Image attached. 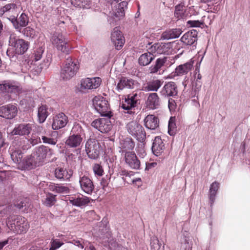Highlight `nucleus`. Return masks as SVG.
I'll return each mask as SVG.
<instances>
[{"label": "nucleus", "instance_id": "nucleus-28", "mask_svg": "<svg viewBox=\"0 0 250 250\" xmlns=\"http://www.w3.org/2000/svg\"><path fill=\"white\" fill-rule=\"evenodd\" d=\"M163 81L160 80H153L145 83L142 86V90L146 92H156L161 87Z\"/></svg>", "mask_w": 250, "mask_h": 250}, {"label": "nucleus", "instance_id": "nucleus-18", "mask_svg": "<svg viewBox=\"0 0 250 250\" xmlns=\"http://www.w3.org/2000/svg\"><path fill=\"white\" fill-rule=\"evenodd\" d=\"M79 184L81 189L87 194H91L94 185L91 178L87 175H83L80 176Z\"/></svg>", "mask_w": 250, "mask_h": 250}, {"label": "nucleus", "instance_id": "nucleus-24", "mask_svg": "<svg viewBox=\"0 0 250 250\" xmlns=\"http://www.w3.org/2000/svg\"><path fill=\"white\" fill-rule=\"evenodd\" d=\"M161 104L160 99L156 92L148 94L146 101V107L150 109H156L158 108Z\"/></svg>", "mask_w": 250, "mask_h": 250}, {"label": "nucleus", "instance_id": "nucleus-26", "mask_svg": "<svg viewBox=\"0 0 250 250\" xmlns=\"http://www.w3.org/2000/svg\"><path fill=\"white\" fill-rule=\"evenodd\" d=\"M40 166L37 161L34 157L32 156V153L26 157H25L21 163V169H30L34 168Z\"/></svg>", "mask_w": 250, "mask_h": 250}, {"label": "nucleus", "instance_id": "nucleus-64", "mask_svg": "<svg viewBox=\"0 0 250 250\" xmlns=\"http://www.w3.org/2000/svg\"><path fill=\"white\" fill-rule=\"evenodd\" d=\"M49 189L51 191L57 192V184L51 183L49 186Z\"/></svg>", "mask_w": 250, "mask_h": 250}, {"label": "nucleus", "instance_id": "nucleus-34", "mask_svg": "<svg viewBox=\"0 0 250 250\" xmlns=\"http://www.w3.org/2000/svg\"><path fill=\"white\" fill-rule=\"evenodd\" d=\"M83 138L79 135H70L65 141V145L69 147H79L82 142Z\"/></svg>", "mask_w": 250, "mask_h": 250}, {"label": "nucleus", "instance_id": "nucleus-48", "mask_svg": "<svg viewBox=\"0 0 250 250\" xmlns=\"http://www.w3.org/2000/svg\"><path fill=\"white\" fill-rule=\"evenodd\" d=\"M168 132L171 136L173 135L176 131V124L175 123L174 118L171 117L169 119L168 125Z\"/></svg>", "mask_w": 250, "mask_h": 250}, {"label": "nucleus", "instance_id": "nucleus-61", "mask_svg": "<svg viewBox=\"0 0 250 250\" xmlns=\"http://www.w3.org/2000/svg\"><path fill=\"white\" fill-rule=\"evenodd\" d=\"M201 21H202V25H204V24H208L210 25L211 24V22L210 21V20H209L208 17H206V16H204L202 17V20Z\"/></svg>", "mask_w": 250, "mask_h": 250}, {"label": "nucleus", "instance_id": "nucleus-42", "mask_svg": "<svg viewBox=\"0 0 250 250\" xmlns=\"http://www.w3.org/2000/svg\"><path fill=\"white\" fill-rule=\"evenodd\" d=\"M219 188V183L217 182H213L210 187L209 191V198L212 205L215 199L217 192Z\"/></svg>", "mask_w": 250, "mask_h": 250}, {"label": "nucleus", "instance_id": "nucleus-38", "mask_svg": "<svg viewBox=\"0 0 250 250\" xmlns=\"http://www.w3.org/2000/svg\"><path fill=\"white\" fill-rule=\"evenodd\" d=\"M167 58L165 57L162 58H158L157 59L154 65L151 66L149 70L150 73H157L160 74L161 71L162 70V67L164 65L166 62Z\"/></svg>", "mask_w": 250, "mask_h": 250}, {"label": "nucleus", "instance_id": "nucleus-30", "mask_svg": "<svg viewBox=\"0 0 250 250\" xmlns=\"http://www.w3.org/2000/svg\"><path fill=\"white\" fill-rule=\"evenodd\" d=\"M32 126L30 124H21L16 126L12 133L13 135H28L32 129Z\"/></svg>", "mask_w": 250, "mask_h": 250}, {"label": "nucleus", "instance_id": "nucleus-36", "mask_svg": "<svg viewBox=\"0 0 250 250\" xmlns=\"http://www.w3.org/2000/svg\"><path fill=\"white\" fill-rule=\"evenodd\" d=\"M10 149L11 159L17 165L18 168H20L21 163H22L23 160L22 159L23 152L19 148H10Z\"/></svg>", "mask_w": 250, "mask_h": 250}, {"label": "nucleus", "instance_id": "nucleus-15", "mask_svg": "<svg viewBox=\"0 0 250 250\" xmlns=\"http://www.w3.org/2000/svg\"><path fill=\"white\" fill-rule=\"evenodd\" d=\"M152 54L155 55L159 54H169L172 50L171 44L170 42L162 43L158 42L154 43L149 48Z\"/></svg>", "mask_w": 250, "mask_h": 250}, {"label": "nucleus", "instance_id": "nucleus-6", "mask_svg": "<svg viewBox=\"0 0 250 250\" xmlns=\"http://www.w3.org/2000/svg\"><path fill=\"white\" fill-rule=\"evenodd\" d=\"M93 104L97 111L104 117H111L112 113L109 107L108 101L101 96L94 97Z\"/></svg>", "mask_w": 250, "mask_h": 250}, {"label": "nucleus", "instance_id": "nucleus-14", "mask_svg": "<svg viewBox=\"0 0 250 250\" xmlns=\"http://www.w3.org/2000/svg\"><path fill=\"white\" fill-rule=\"evenodd\" d=\"M160 95L165 98H175L178 94V87L173 82L166 83L160 92Z\"/></svg>", "mask_w": 250, "mask_h": 250}, {"label": "nucleus", "instance_id": "nucleus-10", "mask_svg": "<svg viewBox=\"0 0 250 250\" xmlns=\"http://www.w3.org/2000/svg\"><path fill=\"white\" fill-rule=\"evenodd\" d=\"M101 150V146L98 141L93 138H90L85 144V151L88 157L92 159H97Z\"/></svg>", "mask_w": 250, "mask_h": 250}, {"label": "nucleus", "instance_id": "nucleus-2", "mask_svg": "<svg viewBox=\"0 0 250 250\" xmlns=\"http://www.w3.org/2000/svg\"><path fill=\"white\" fill-rule=\"evenodd\" d=\"M200 63L201 62L197 64L193 77L191 79L192 86L190 92V97L192 99V102L196 107H198L200 105L198 99L202 85V75L200 73L199 68Z\"/></svg>", "mask_w": 250, "mask_h": 250}, {"label": "nucleus", "instance_id": "nucleus-50", "mask_svg": "<svg viewBox=\"0 0 250 250\" xmlns=\"http://www.w3.org/2000/svg\"><path fill=\"white\" fill-rule=\"evenodd\" d=\"M93 170L96 176H102L104 174L103 167L98 164H95L93 166Z\"/></svg>", "mask_w": 250, "mask_h": 250}, {"label": "nucleus", "instance_id": "nucleus-5", "mask_svg": "<svg viewBox=\"0 0 250 250\" xmlns=\"http://www.w3.org/2000/svg\"><path fill=\"white\" fill-rule=\"evenodd\" d=\"M50 41L57 50L66 54L69 53L68 40L62 33L59 31L54 32L51 37Z\"/></svg>", "mask_w": 250, "mask_h": 250}, {"label": "nucleus", "instance_id": "nucleus-60", "mask_svg": "<svg viewBox=\"0 0 250 250\" xmlns=\"http://www.w3.org/2000/svg\"><path fill=\"white\" fill-rule=\"evenodd\" d=\"M176 106L175 101L172 98H169L168 100V108L170 110L174 109Z\"/></svg>", "mask_w": 250, "mask_h": 250}, {"label": "nucleus", "instance_id": "nucleus-52", "mask_svg": "<svg viewBox=\"0 0 250 250\" xmlns=\"http://www.w3.org/2000/svg\"><path fill=\"white\" fill-rule=\"evenodd\" d=\"M187 24L190 27H199L202 26V21L201 20L188 21Z\"/></svg>", "mask_w": 250, "mask_h": 250}, {"label": "nucleus", "instance_id": "nucleus-29", "mask_svg": "<svg viewBox=\"0 0 250 250\" xmlns=\"http://www.w3.org/2000/svg\"><path fill=\"white\" fill-rule=\"evenodd\" d=\"M135 146L134 142L130 138H126L120 143L119 152L124 155L126 152H132Z\"/></svg>", "mask_w": 250, "mask_h": 250}, {"label": "nucleus", "instance_id": "nucleus-27", "mask_svg": "<svg viewBox=\"0 0 250 250\" xmlns=\"http://www.w3.org/2000/svg\"><path fill=\"white\" fill-rule=\"evenodd\" d=\"M197 32L195 30H192L186 33L181 38V41L187 45H193L197 40Z\"/></svg>", "mask_w": 250, "mask_h": 250}, {"label": "nucleus", "instance_id": "nucleus-4", "mask_svg": "<svg viewBox=\"0 0 250 250\" xmlns=\"http://www.w3.org/2000/svg\"><path fill=\"white\" fill-rule=\"evenodd\" d=\"M9 45L14 48L15 54L18 55L23 54L28 49V42L12 32H9Z\"/></svg>", "mask_w": 250, "mask_h": 250}, {"label": "nucleus", "instance_id": "nucleus-39", "mask_svg": "<svg viewBox=\"0 0 250 250\" xmlns=\"http://www.w3.org/2000/svg\"><path fill=\"white\" fill-rule=\"evenodd\" d=\"M71 4L75 7L89 9L92 6V0H70Z\"/></svg>", "mask_w": 250, "mask_h": 250}, {"label": "nucleus", "instance_id": "nucleus-17", "mask_svg": "<svg viewBox=\"0 0 250 250\" xmlns=\"http://www.w3.org/2000/svg\"><path fill=\"white\" fill-rule=\"evenodd\" d=\"M125 164L133 169H139L140 167V161L134 152H126L122 156Z\"/></svg>", "mask_w": 250, "mask_h": 250}, {"label": "nucleus", "instance_id": "nucleus-49", "mask_svg": "<svg viewBox=\"0 0 250 250\" xmlns=\"http://www.w3.org/2000/svg\"><path fill=\"white\" fill-rule=\"evenodd\" d=\"M22 33L24 36L32 38H33L36 34L35 30L30 26L24 28L22 31Z\"/></svg>", "mask_w": 250, "mask_h": 250}, {"label": "nucleus", "instance_id": "nucleus-51", "mask_svg": "<svg viewBox=\"0 0 250 250\" xmlns=\"http://www.w3.org/2000/svg\"><path fill=\"white\" fill-rule=\"evenodd\" d=\"M44 52V48L42 47H40L37 48L34 53V60L35 61L40 60Z\"/></svg>", "mask_w": 250, "mask_h": 250}, {"label": "nucleus", "instance_id": "nucleus-7", "mask_svg": "<svg viewBox=\"0 0 250 250\" xmlns=\"http://www.w3.org/2000/svg\"><path fill=\"white\" fill-rule=\"evenodd\" d=\"M126 129L129 134L138 141L143 142L146 138V133L144 127L136 121H131L126 125Z\"/></svg>", "mask_w": 250, "mask_h": 250}, {"label": "nucleus", "instance_id": "nucleus-40", "mask_svg": "<svg viewBox=\"0 0 250 250\" xmlns=\"http://www.w3.org/2000/svg\"><path fill=\"white\" fill-rule=\"evenodd\" d=\"M154 58V55L149 51V52L143 54L140 56L139 58V63L141 65L146 66L149 64Z\"/></svg>", "mask_w": 250, "mask_h": 250}, {"label": "nucleus", "instance_id": "nucleus-21", "mask_svg": "<svg viewBox=\"0 0 250 250\" xmlns=\"http://www.w3.org/2000/svg\"><path fill=\"white\" fill-rule=\"evenodd\" d=\"M21 90L20 84L15 81H4L0 83V91L1 92H18Z\"/></svg>", "mask_w": 250, "mask_h": 250}, {"label": "nucleus", "instance_id": "nucleus-25", "mask_svg": "<svg viewBox=\"0 0 250 250\" xmlns=\"http://www.w3.org/2000/svg\"><path fill=\"white\" fill-rule=\"evenodd\" d=\"M194 61L190 60L188 62L178 65L175 69L174 76H182L187 74L193 67Z\"/></svg>", "mask_w": 250, "mask_h": 250}, {"label": "nucleus", "instance_id": "nucleus-41", "mask_svg": "<svg viewBox=\"0 0 250 250\" xmlns=\"http://www.w3.org/2000/svg\"><path fill=\"white\" fill-rule=\"evenodd\" d=\"M48 116V112L46 105H42L38 108V121L40 123H43Z\"/></svg>", "mask_w": 250, "mask_h": 250}, {"label": "nucleus", "instance_id": "nucleus-20", "mask_svg": "<svg viewBox=\"0 0 250 250\" xmlns=\"http://www.w3.org/2000/svg\"><path fill=\"white\" fill-rule=\"evenodd\" d=\"M68 122L67 116L62 112L56 115L53 119L52 127L54 130H58L65 127Z\"/></svg>", "mask_w": 250, "mask_h": 250}, {"label": "nucleus", "instance_id": "nucleus-56", "mask_svg": "<svg viewBox=\"0 0 250 250\" xmlns=\"http://www.w3.org/2000/svg\"><path fill=\"white\" fill-rule=\"evenodd\" d=\"M57 193H66L68 192V191H69V189L67 187L63 186V185H59V184H57Z\"/></svg>", "mask_w": 250, "mask_h": 250}, {"label": "nucleus", "instance_id": "nucleus-59", "mask_svg": "<svg viewBox=\"0 0 250 250\" xmlns=\"http://www.w3.org/2000/svg\"><path fill=\"white\" fill-rule=\"evenodd\" d=\"M86 214L88 216L91 217L93 219H99V216L96 215L95 212L94 210H89L86 212Z\"/></svg>", "mask_w": 250, "mask_h": 250}, {"label": "nucleus", "instance_id": "nucleus-23", "mask_svg": "<svg viewBox=\"0 0 250 250\" xmlns=\"http://www.w3.org/2000/svg\"><path fill=\"white\" fill-rule=\"evenodd\" d=\"M111 40L117 50H120L125 43V39L118 27L113 29L111 33Z\"/></svg>", "mask_w": 250, "mask_h": 250}, {"label": "nucleus", "instance_id": "nucleus-57", "mask_svg": "<svg viewBox=\"0 0 250 250\" xmlns=\"http://www.w3.org/2000/svg\"><path fill=\"white\" fill-rule=\"evenodd\" d=\"M84 250H97L94 245L87 241L85 242Z\"/></svg>", "mask_w": 250, "mask_h": 250}, {"label": "nucleus", "instance_id": "nucleus-16", "mask_svg": "<svg viewBox=\"0 0 250 250\" xmlns=\"http://www.w3.org/2000/svg\"><path fill=\"white\" fill-rule=\"evenodd\" d=\"M8 19L12 22L14 28L19 32H21L22 28L25 27L29 22L27 16L23 13L18 18L12 16L8 18Z\"/></svg>", "mask_w": 250, "mask_h": 250}, {"label": "nucleus", "instance_id": "nucleus-43", "mask_svg": "<svg viewBox=\"0 0 250 250\" xmlns=\"http://www.w3.org/2000/svg\"><path fill=\"white\" fill-rule=\"evenodd\" d=\"M18 12L17 6L15 3H9L5 5L0 9V16H2L4 13L9 12L11 14H16Z\"/></svg>", "mask_w": 250, "mask_h": 250}, {"label": "nucleus", "instance_id": "nucleus-13", "mask_svg": "<svg viewBox=\"0 0 250 250\" xmlns=\"http://www.w3.org/2000/svg\"><path fill=\"white\" fill-rule=\"evenodd\" d=\"M139 100V97L136 93H133L126 96L124 101H123L122 107L126 110V113L129 114L134 112L132 109L136 106L137 102Z\"/></svg>", "mask_w": 250, "mask_h": 250}, {"label": "nucleus", "instance_id": "nucleus-8", "mask_svg": "<svg viewBox=\"0 0 250 250\" xmlns=\"http://www.w3.org/2000/svg\"><path fill=\"white\" fill-rule=\"evenodd\" d=\"M53 154V150L48 146L41 145L35 148L32 153L40 165H42L47 159L50 158Z\"/></svg>", "mask_w": 250, "mask_h": 250}, {"label": "nucleus", "instance_id": "nucleus-11", "mask_svg": "<svg viewBox=\"0 0 250 250\" xmlns=\"http://www.w3.org/2000/svg\"><path fill=\"white\" fill-rule=\"evenodd\" d=\"M102 80L99 77L85 78L81 81L80 88L83 92L95 89L101 84Z\"/></svg>", "mask_w": 250, "mask_h": 250}, {"label": "nucleus", "instance_id": "nucleus-54", "mask_svg": "<svg viewBox=\"0 0 250 250\" xmlns=\"http://www.w3.org/2000/svg\"><path fill=\"white\" fill-rule=\"evenodd\" d=\"M41 138L43 143L53 145H55L56 144L57 141L53 138H48L43 135H42Z\"/></svg>", "mask_w": 250, "mask_h": 250}, {"label": "nucleus", "instance_id": "nucleus-19", "mask_svg": "<svg viewBox=\"0 0 250 250\" xmlns=\"http://www.w3.org/2000/svg\"><path fill=\"white\" fill-rule=\"evenodd\" d=\"M138 86V83L132 79L122 77H121L116 86V89L120 92L124 88L134 89Z\"/></svg>", "mask_w": 250, "mask_h": 250}, {"label": "nucleus", "instance_id": "nucleus-3", "mask_svg": "<svg viewBox=\"0 0 250 250\" xmlns=\"http://www.w3.org/2000/svg\"><path fill=\"white\" fill-rule=\"evenodd\" d=\"M79 63L77 60L71 58L66 59L65 64L61 69V77L64 80H68L73 78L79 69Z\"/></svg>", "mask_w": 250, "mask_h": 250}, {"label": "nucleus", "instance_id": "nucleus-55", "mask_svg": "<svg viewBox=\"0 0 250 250\" xmlns=\"http://www.w3.org/2000/svg\"><path fill=\"white\" fill-rule=\"evenodd\" d=\"M29 142L32 146L36 145L41 142V137L35 135H32L29 139Z\"/></svg>", "mask_w": 250, "mask_h": 250}, {"label": "nucleus", "instance_id": "nucleus-32", "mask_svg": "<svg viewBox=\"0 0 250 250\" xmlns=\"http://www.w3.org/2000/svg\"><path fill=\"white\" fill-rule=\"evenodd\" d=\"M159 120L154 115H148L144 119L145 126L149 129L154 130L159 126Z\"/></svg>", "mask_w": 250, "mask_h": 250}, {"label": "nucleus", "instance_id": "nucleus-58", "mask_svg": "<svg viewBox=\"0 0 250 250\" xmlns=\"http://www.w3.org/2000/svg\"><path fill=\"white\" fill-rule=\"evenodd\" d=\"M220 9V6L219 5H217L213 6H211L210 7L208 8V12L211 13H217Z\"/></svg>", "mask_w": 250, "mask_h": 250}, {"label": "nucleus", "instance_id": "nucleus-63", "mask_svg": "<svg viewBox=\"0 0 250 250\" xmlns=\"http://www.w3.org/2000/svg\"><path fill=\"white\" fill-rule=\"evenodd\" d=\"M48 247H41L36 246H32L29 250H47Z\"/></svg>", "mask_w": 250, "mask_h": 250}, {"label": "nucleus", "instance_id": "nucleus-22", "mask_svg": "<svg viewBox=\"0 0 250 250\" xmlns=\"http://www.w3.org/2000/svg\"><path fill=\"white\" fill-rule=\"evenodd\" d=\"M17 106L9 104L0 107V116L8 119L14 118L17 114Z\"/></svg>", "mask_w": 250, "mask_h": 250}, {"label": "nucleus", "instance_id": "nucleus-53", "mask_svg": "<svg viewBox=\"0 0 250 250\" xmlns=\"http://www.w3.org/2000/svg\"><path fill=\"white\" fill-rule=\"evenodd\" d=\"M86 241L82 239H74L72 240V244H73L74 245L77 246L78 247L83 249L85 246V242Z\"/></svg>", "mask_w": 250, "mask_h": 250}, {"label": "nucleus", "instance_id": "nucleus-31", "mask_svg": "<svg viewBox=\"0 0 250 250\" xmlns=\"http://www.w3.org/2000/svg\"><path fill=\"white\" fill-rule=\"evenodd\" d=\"M151 149L153 154L157 156L161 155L164 152L165 145L161 137L157 136L155 138Z\"/></svg>", "mask_w": 250, "mask_h": 250}, {"label": "nucleus", "instance_id": "nucleus-46", "mask_svg": "<svg viewBox=\"0 0 250 250\" xmlns=\"http://www.w3.org/2000/svg\"><path fill=\"white\" fill-rule=\"evenodd\" d=\"M100 238L104 242L110 243L111 237V233L106 227L102 229L101 234L99 235Z\"/></svg>", "mask_w": 250, "mask_h": 250}, {"label": "nucleus", "instance_id": "nucleus-45", "mask_svg": "<svg viewBox=\"0 0 250 250\" xmlns=\"http://www.w3.org/2000/svg\"><path fill=\"white\" fill-rule=\"evenodd\" d=\"M151 250H164V246H162L156 237H152L150 242Z\"/></svg>", "mask_w": 250, "mask_h": 250}, {"label": "nucleus", "instance_id": "nucleus-44", "mask_svg": "<svg viewBox=\"0 0 250 250\" xmlns=\"http://www.w3.org/2000/svg\"><path fill=\"white\" fill-rule=\"evenodd\" d=\"M71 133L73 135H80V137H83L84 136V132L81 125L78 123H75L71 129Z\"/></svg>", "mask_w": 250, "mask_h": 250}, {"label": "nucleus", "instance_id": "nucleus-62", "mask_svg": "<svg viewBox=\"0 0 250 250\" xmlns=\"http://www.w3.org/2000/svg\"><path fill=\"white\" fill-rule=\"evenodd\" d=\"M120 175L123 176L130 177L131 176H132L133 175V172H131V171L129 172L126 170H122L120 172Z\"/></svg>", "mask_w": 250, "mask_h": 250}, {"label": "nucleus", "instance_id": "nucleus-33", "mask_svg": "<svg viewBox=\"0 0 250 250\" xmlns=\"http://www.w3.org/2000/svg\"><path fill=\"white\" fill-rule=\"evenodd\" d=\"M69 202L73 206L82 207L85 206L90 202V198L82 195H79L77 197H71Z\"/></svg>", "mask_w": 250, "mask_h": 250}, {"label": "nucleus", "instance_id": "nucleus-37", "mask_svg": "<svg viewBox=\"0 0 250 250\" xmlns=\"http://www.w3.org/2000/svg\"><path fill=\"white\" fill-rule=\"evenodd\" d=\"M182 31L180 28L172 29L167 30L163 33L161 38L164 40H170L179 37L182 34Z\"/></svg>", "mask_w": 250, "mask_h": 250}, {"label": "nucleus", "instance_id": "nucleus-12", "mask_svg": "<svg viewBox=\"0 0 250 250\" xmlns=\"http://www.w3.org/2000/svg\"><path fill=\"white\" fill-rule=\"evenodd\" d=\"M111 117H104L96 119L91 123V126L102 133H107L112 128L110 121Z\"/></svg>", "mask_w": 250, "mask_h": 250}, {"label": "nucleus", "instance_id": "nucleus-9", "mask_svg": "<svg viewBox=\"0 0 250 250\" xmlns=\"http://www.w3.org/2000/svg\"><path fill=\"white\" fill-rule=\"evenodd\" d=\"M127 1L124 0L118 4L110 12L109 21L114 23L122 19L125 15V11L127 9Z\"/></svg>", "mask_w": 250, "mask_h": 250}, {"label": "nucleus", "instance_id": "nucleus-35", "mask_svg": "<svg viewBox=\"0 0 250 250\" xmlns=\"http://www.w3.org/2000/svg\"><path fill=\"white\" fill-rule=\"evenodd\" d=\"M54 174L58 179L66 180L72 175V172L68 171L66 168L59 167L56 168Z\"/></svg>", "mask_w": 250, "mask_h": 250}, {"label": "nucleus", "instance_id": "nucleus-47", "mask_svg": "<svg viewBox=\"0 0 250 250\" xmlns=\"http://www.w3.org/2000/svg\"><path fill=\"white\" fill-rule=\"evenodd\" d=\"M55 201V196L48 193L46 196L43 204L46 206L51 207L54 204Z\"/></svg>", "mask_w": 250, "mask_h": 250}, {"label": "nucleus", "instance_id": "nucleus-1", "mask_svg": "<svg viewBox=\"0 0 250 250\" xmlns=\"http://www.w3.org/2000/svg\"><path fill=\"white\" fill-rule=\"evenodd\" d=\"M6 226L8 232L16 234L25 233L29 228L27 219L20 215H12L7 217Z\"/></svg>", "mask_w": 250, "mask_h": 250}]
</instances>
